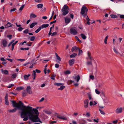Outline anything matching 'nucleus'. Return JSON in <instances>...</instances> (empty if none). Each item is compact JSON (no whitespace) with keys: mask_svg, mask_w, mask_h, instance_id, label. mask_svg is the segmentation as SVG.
I'll return each mask as SVG.
<instances>
[{"mask_svg":"<svg viewBox=\"0 0 124 124\" xmlns=\"http://www.w3.org/2000/svg\"><path fill=\"white\" fill-rule=\"evenodd\" d=\"M13 106L17 108L18 109L21 110L20 115L22 118L28 116L29 119L32 122H39L42 123L38 117L39 112L37 110L39 107H37L36 108H33L32 107L28 106H26L21 101L19 103H16L14 101H11Z\"/></svg>","mask_w":124,"mask_h":124,"instance_id":"f257e3e1","label":"nucleus"},{"mask_svg":"<svg viewBox=\"0 0 124 124\" xmlns=\"http://www.w3.org/2000/svg\"><path fill=\"white\" fill-rule=\"evenodd\" d=\"M88 11V9L87 7L83 5L81 8L80 13L84 17H85Z\"/></svg>","mask_w":124,"mask_h":124,"instance_id":"f03ea898","label":"nucleus"},{"mask_svg":"<svg viewBox=\"0 0 124 124\" xmlns=\"http://www.w3.org/2000/svg\"><path fill=\"white\" fill-rule=\"evenodd\" d=\"M70 32L71 34L74 35H76L78 33L77 31L74 28H71L70 30Z\"/></svg>","mask_w":124,"mask_h":124,"instance_id":"7ed1b4c3","label":"nucleus"},{"mask_svg":"<svg viewBox=\"0 0 124 124\" xmlns=\"http://www.w3.org/2000/svg\"><path fill=\"white\" fill-rule=\"evenodd\" d=\"M1 43L4 47H6L8 44L7 40L5 39H3L1 40Z\"/></svg>","mask_w":124,"mask_h":124,"instance_id":"20e7f679","label":"nucleus"},{"mask_svg":"<svg viewBox=\"0 0 124 124\" xmlns=\"http://www.w3.org/2000/svg\"><path fill=\"white\" fill-rule=\"evenodd\" d=\"M89 101L88 99L85 100L84 101V107L85 108H87L88 106Z\"/></svg>","mask_w":124,"mask_h":124,"instance_id":"39448f33","label":"nucleus"},{"mask_svg":"<svg viewBox=\"0 0 124 124\" xmlns=\"http://www.w3.org/2000/svg\"><path fill=\"white\" fill-rule=\"evenodd\" d=\"M105 107V106H102L101 105H99V110L101 113L102 115H105V113L101 109Z\"/></svg>","mask_w":124,"mask_h":124,"instance_id":"423d86ee","label":"nucleus"},{"mask_svg":"<svg viewBox=\"0 0 124 124\" xmlns=\"http://www.w3.org/2000/svg\"><path fill=\"white\" fill-rule=\"evenodd\" d=\"M73 78L77 82H79L80 79V76L79 75H78L77 76H73Z\"/></svg>","mask_w":124,"mask_h":124,"instance_id":"0eeeda50","label":"nucleus"},{"mask_svg":"<svg viewBox=\"0 0 124 124\" xmlns=\"http://www.w3.org/2000/svg\"><path fill=\"white\" fill-rule=\"evenodd\" d=\"M26 91L27 92L30 94H31L32 93V91L30 86H29L27 87L26 88Z\"/></svg>","mask_w":124,"mask_h":124,"instance_id":"6e6552de","label":"nucleus"},{"mask_svg":"<svg viewBox=\"0 0 124 124\" xmlns=\"http://www.w3.org/2000/svg\"><path fill=\"white\" fill-rule=\"evenodd\" d=\"M79 123L80 124H85L86 121L83 119H81L79 120Z\"/></svg>","mask_w":124,"mask_h":124,"instance_id":"1a4fd4ad","label":"nucleus"},{"mask_svg":"<svg viewBox=\"0 0 124 124\" xmlns=\"http://www.w3.org/2000/svg\"><path fill=\"white\" fill-rule=\"evenodd\" d=\"M69 9L68 7L66 5H65L62 9V11H64L67 10H69Z\"/></svg>","mask_w":124,"mask_h":124,"instance_id":"9d476101","label":"nucleus"},{"mask_svg":"<svg viewBox=\"0 0 124 124\" xmlns=\"http://www.w3.org/2000/svg\"><path fill=\"white\" fill-rule=\"evenodd\" d=\"M79 48L76 46L73 47L71 49V52H74L75 51H77L78 50Z\"/></svg>","mask_w":124,"mask_h":124,"instance_id":"9b49d317","label":"nucleus"},{"mask_svg":"<svg viewBox=\"0 0 124 124\" xmlns=\"http://www.w3.org/2000/svg\"><path fill=\"white\" fill-rule=\"evenodd\" d=\"M5 104L7 105H8L9 104L8 101V94H7L5 98Z\"/></svg>","mask_w":124,"mask_h":124,"instance_id":"f8f14e48","label":"nucleus"},{"mask_svg":"<svg viewBox=\"0 0 124 124\" xmlns=\"http://www.w3.org/2000/svg\"><path fill=\"white\" fill-rule=\"evenodd\" d=\"M65 21V23L67 24L69 23L70 21V19L67 17H66L64 18Z\"/></svg>","mask_w":124,"mask_h":124,"instance_id":"ddd939ff","label":"nucleus"},{"mask_svg":"<svg viewBox=\"0 0 124 124\" xmlns=\"http://www.w3.org/2000/svg\"><path fill=\"white\" fill-rule=\"evenodd\" d=\"M75 60L74 59H72L69 60V64L71 66L73 65L74 63Z\"/></svg>","mask_w":124,"mask_h":124,"instance_id":"4468645a","label":"nucleus"},{"mask_svg":"<svg viewBox=\"0 0 124 124\" xmlns=\"http://www.w3.org/2000/svg\"><path fill=\"white\" fill-rule=\"evenodd\" d=\"M57 117L63 120H66L67 119L66 117L61 115H57Z\"/></svg>","mask_w":124,"mask_h":124,"instance_id":"2eb2a0df","label":"nucleus"},{"mask_svg":"<svg viewBox=\"0 0 124 124\" xmlns=\"http://www.w3.org/2000/svg\"><path fill=\"white\" fill-rule=\"evenodd\" d=\"M0 60L2 61H3L2 62V64L3 65L6 64L7 63V62H6V60L3 57L1 58L0 59Z\"/></svg>","mask_w":124,"mask_h":124,"instance_id":"dca6fc26","label":"nucleus"},{"mask_svg":"<svg viewBox=\"0 0 124 124\" xmlns=\"http://www.w3.org/2000/svg\"><path fill=\"white\" fill-rule=\"evenodd\" d=\"M122 111V108L121 107L118 108H117V113H121Z\"/></svg>","mask_w":124,"mask_h":124,"instance_id":"f3484780","label":"nucleus"},{"mask_svg":"<svg viewBox=\"0 0 124 124\" xmlns=\"http://www.w3.org/2000/svg\"><path fill=\"white\" fill-rule=\"evenodd\" d=\"M30 76V74H28L27 75H24V80H28L29 78V77Z\"/></svg>","mask_w":124,"mask_h":124,"instance_id":"a211bd4d","label":"nucleus"},{"mask_svg":"<svg viewBox=\"0 0 124 124\" xmlns=\"http://www.w3.org/2000/svg\"><path fill=\"white\" fill-rule=\"evenodd\" d=\"M122 39L120 37L117 39V45H119L120 44L122 40Z\"/></svg>","mask_w":124,"mask_h":124,"instance_id":"6ab92c4d","label":"nucleus"},{"mask_svg":"<svg viewBox=\"0 0 124 124\" xmlns=\"http://www.w3.org/2000/svg\"><path fill=\"white\" fill-rule=\"evenodd\" d=\"M49 26V24H43L41 26H40L42 29H43L44 28H46L48 27Z\"/></svg>","mask_w":124,"mask_h":124,"instance_id":"aec40b11","label":"nucleus"},{"mask_svg":"<svg viewBox=\"0 0 124 124\" xmlns=\"http://www.w3.org/2000/svg\"><path fill=\"white\" fill-rule=\"evenodd\" d=\"M32 76L33 79L34 80L35 78V77L36 75V72L35 70H34L33 71V72L32 74Z\"/></svg>","mask_w":124,"mask_h":124,"instance_id":"412c9836","label":"nucleus"},{"mask_svg":"<svg viewBox=\"0 0 124 124\" xmlns=\"http://www.w3.org/2000/svg\"><path fill=\"white\" fill-rule=\"evenodd\" d=\"M16 110V108H14L12 109L8 110V111L9 112L13 113L15 112Z\"/></svg>","mask_w":124,"mask_h":124,"instance_id":"4be33fe9","label":"nucleus"},{"mask_svg":"<svg viewBox=\"0 0 124 124\" xmlns=\"http://www.w3.org/2000/svg\"><path fill=\"white\" fill-rule=\"evenodd\" d=\"M13 25H12L9 22H8L6 25L5 26L6 28H8L12 26Z\"/></svg>","mask_w":124,"mask_h":124,"instance_id":"5701e85b","label":"nucleus"},{"mask_svg":"<svg viewBox=\"0 0 124 124\" xmlns=\"http://www.w3.org/2000/svg\"><path fill=\"white\" fill-rule=\"evenodd\" d=\"M37 24V22H35L32 23L30 26V27L32 28H33Z\"/></svg>","mask_w":124,"mask_h":124,"instance_id":"b1692460","label":"nucleus"},{"mask_svg":"<svg viewBox=\"0 0 124 124\" xmlns=\"http://www.w3.org/2000/svg\"><path fill=\"white\" fill-rule=\"evenodd\" d=\"M1 71L2 73H4L6 75L8 73V71L6 70H3L2 69Z\"/></svg>","mask_w":124,"mask_h":124,"instance_id":"393cba45","label":"nucleus"},{"mask_svg":"<svg viewBox=\"0 0 124 124\" xmlns=\"http://www.w3.org/2000/svg\"><path fill=\"white\" fill-rule=\"evenodd\" d=\"M80 36L83 39H86V37L84 34H81Z\"/></svg>","mask_w":124,"mask_h":124,"instance_id":"a878e982","label":"nucleus"},{"mask_svg":"<svg viewBox=\"0 0 124 124\" xmlns=\"http://www.w3.org/2000/svg\"><path fill=\"white\" fill-rule=\"evenodd\" d=\"M91 53L89 52V51H88L87 52V55L88 57L90 59V60H92L93 59L92 58L91 56Z\"/></svg>","mask_w":124,"mask_h":124,"instance_id":"bb28decb","label":"nucleus"},{"mask_svg":"<svg viewBox=\"0 0 124 124\" xmlns=\"http://www.w3.org/2000/svg\"><path fill=\"white\" fill-rule=\"evenodd\" d=\"M62 12H63L62 14L63 16H65L66 14H68V13H69V11L68 10H67V11H62Z\"/></svg>","mask_w":124,"mask_h":124,"instance_id":"cd10ccee","label":"nucleus"},{"mask_svg":"<svg viewBox=\"0 0 124 124\" xmlns=\"http://www.w3.org/2000/svg\"><path fill=\"white\" fill-rule=\"evenodd\" d=\"M43 6V5L41 4H38L37 5V7L38 8H41Z\"/></svg>","mask_w":124,"mask_h":124,"instance_id":"c85d7f7f","label":"nucleus"},{"mask_svg":"<svg viewBox=\"0 0 124 124\" xmlns=\"http://www.w3.org/2000/svg\"><path fill=\"white\" fill-rule=\"evenodd\" d=\"M37 16L34 14H31L30 16L31 18H34L36 17Z\"/></svg>","mask_w":124,"mask_h":124,"instance_id":"c756f323","label":"nucleus"},{"mask_svg":"<svg viewBox=\"0 0 124 124\" xmlns=\"http://www.w3.org/2000/svg\"><path fill=\"white\" fill-rule=\"evenodd\" d=\"M77 55V54L76 53H74L70 55V58H74Z\"/></svg>","mask_w":124,"mask_h":124,"instance_id":"7c9ffc66","label":"nucleus"},{"mask_svg":"<svg viewBox=\"0 0 124 124\" xmlns=\"http://www.w3.org/2000/svg\"><path fill=\"white\" fill-rule=\"evenodd\" d=\"M65 86L64 85H62L61 86L60 88L58 89V90H62L64 88Z\"/></svg>","mask_w":124,"mask_h":124,"instance_id":"2f4dec72","label":"nucleus"},{"mask_svg":"<svg viewBox=\"0 0 124 124\" xmlns=\"http://www.w3.org/2000/svg\"><path fill=\"white\" fill-rule=\"evenodd\" d=\"M24 89V88L22 86H20L17 87L16 89L18 91H19L21 90H23Z\"/></svg>","mask_w":124,"mask_h":124,"instance_id":"473e14b6","label":"nucleus"},{"mask_svg":"<svg viewBox=\"0 0 124 124\" xmlns=\"http://www.w3.org/2000/svg\"><path fill=\"white\" fill-rule=\"evenodd\" d=\"M54 85L57 86H60L62 85H63V84L61 83H55L54 84Z\"/></svg>","mask_w":124,"mask_h":124,"instance_id":"72a5a7b5","label":"nucleus"},{"mask_svg":"<svg viewBox=\"0 0 124 124\" xmlns=\"http://www.w3.org/2000/svg\"><path fill=\"white\" fill-rule=\"evenodd\" d=\"M44 111L46 114L48 115H50L51 114V112L50 111H48L46 110H44Z\"/></svg>","mask_w":124,"mask_h":124,"instance_id":"f704fd0d","label":"nucleus"},{"mask_svg":"<svg viewBox=\"0 0 124 124\" xmlns=\"http://www.w3.org/2000/svg\"><path fill=\"white\" fill-rule=\"evenodd\" d=\"M88 97L89 98V100H91L92 99V98L91 97V95L90 93H89L87 94Z\"/></svg>","mask_w":124,"mask_h":124,"instance_id":"c9c22d12","label":"nucleus"},{"mask_svg":"<svg viewBox=\"0 0 124 124\" xmlns=\"http://www.w3.org/2000/svg\"><path fill=\"white\" fill-rule=\"evenodd\" d=\"M103 100L104 101V106H105V105L108 103V101L107 99H103Z\"/></svg>","mask_w":124,"mask_h":124,"instance_id":"e433bc0d","label":"nucleus"},{"mask_svg":"<svg viewBox=\"0 0 124 124\" xmlns=\"http://www.w3.org/2000/svg\"><path fill=\"white\" fill-rule=\"evenodd\" d=\"M41 29H42L40 26L39 27L38 29H37L35 31V32L36 33H38L41 30Z\"/></svg>","mask_w":124,"mask_h":124,"instance_id":"4c0bfd02","label":"nucleus"},{"mask_svg":"<svg viewBox=\"0 0 124 124\" xmlns=\"http://www.w3.org/2000/svg\"><path fill=\"white\" fill-rule=\"evenodd\" d=\"M78 50L79 51L78 55H81L83 53V51L82 50L80 49L79 48Z\"/></svg>","mask_w":124,"mask_h":124,"instance_id":"58836bf2","label":"nucleus"},{"mask_svg":"<svg viewBox=\"0 0 124 124\" xmlns=\"http://www.w3.org/2000/svg\"><path fill=\"white\" fill-rule=\"evenodd\" d=\"M108 36H106V37L105 38V39L104 40V43L105 44H106L107 43V41L108 39Z\"/></svg>","mask_w":124,"mask_h":124,"instance_id":"ea45409f","label":"nucleus"},{"mask_svg":"<svg viewBox=\"0 0 124 124\" xmlns=\"http://www.w3.org/2000/svg\"><path fill=\"white\" fill-rule=\"evenodd\" d=\"M56 75L55 74H53L52 75V76L51 77V79L54 80H55V78Z\"/></svg>","mask_w":124,"mask_h":124,"instance_id":"a19ab883","label":"nucleus"},{"mask_svg":"<svg viewBox=\"0 0 124 124\" xmlns=\"http://www.w3.org/2000/svg\"><path fill=\"white\" fill-rule=\"evenodd\" d=\"M35 36H33L31 37L30 39V40L31 41H33L35 39Z\"/></svg>","mask_w":124,"mask_h":124,"instance_id":"79ce46f5","label":"nucleus"},{"mask_svg":"<svg viewBox=\"0 0 124 124\" xmlns=\"http://www.w3.org/2000/svg\"><path fill=\"white\" fill-rule=\"evenodd\" d=\"M14 86V85L13 84H11L9 85L8 86H7V87L8 88H11L12 87Z\"/></svg>","mask_w":124,"mask_h":124,"instance_id":"37998d69","label":"nucleus"},{"mask_svg":"<svg viewBox=\"0 0 124 124\" xmlns=\"http://www.w3.org/2000/svg\"><path fill=\"white\" fill-rule=\"evenodd\" d=\"M20 49L22 50H28L29 49V48H20Z\"/></svg>","mask_w":124,"mask_h":124,"instance_id":"c03bdc74","label":"nucleus"},{"mask_svg":"<svg viewBox=\"0 0 124 124\" xmlns=\"http://www.w3.org/2000/svg\"><path fill=\"white\" fill-rule=\"evenodd\" d=\"M16 77V73H15L12 74V78H15Z\"/></svg>","mask_w":124,"mask_h":124,"instance_id":"a18cd8bd","label":"nucleus"},{"mask_svg":"<svg viewBox=\"0 0 124 124\" xmlns=\"http://www.w3.org/2000/svg\"><path fill=\"white\" fill-rule=\"evenodd\" d=\"M95 91L96 93L97 94H99L100 93V91L97 89H95Z\"/></svg>","mask_w":124,"mask_h":124,"instance_id":"49530a36","label":"nucleus"},{"mask_svg":"<svg viewBox=\"0 0 124 124\" xmlns=\"http://www.w3.org/2000/svg\"><path fill=\"white\" fill-rule=\"evenodd\" d=\"M24 6H25L24 5H22L21 6V7L20 8L19 10H20L21 11H22L23 10V8H24Z\"/></svg>","mask_w":124,"mask_h":124,"instance_id":"de8ad7c7","label":"nucleus"},{"mask_svg":"<svg viewBox=\"0 0 124 124\" xmlns=\"http://www.w3.org/2000/svg\"><path fill=\"white\" fill-rule=\"evenodd\" d=\"M87 65H92V62L91 61L88 62H87Z\"/></svg>","mask_w":124,"mask_h":124,"instance_id":"09e8293b","label":"nucleus"},{"mask_svg":"<svg viewBox=\"0 0 124 124\" xmlns=\"http://www.w3.org/2000/svg\"><path fill=\"white\" fill-rule=\"evenodd\" d=\"M25 91H24L22 93V95L23 96H25L26 95L27 93L26 92H25Z\"/></svg>","mask_w":124,"mask_h":124,"instance_id":"8fccbe9b","label":"nucleus"},{"mask_svg":"<svg viewBox=\"0 0 124 124\" xmlns=\"http://www.w3.org/2000/svg\"><path fill=\"white\" fill-rule=\"evenodd\" d=\"M28 31L29 30L28 29H26L24 31H23V33H28Z\"/></svg>","mask_w":124,"mask_h":124,"instance_id":"3c124183","label":"nucleus"},{"mask_svg":"<svg viewBox=\"0 0 124 124\" xmlns=\"http://www.w3.org/2000/svg\"><path fill=\"white\" fill-rule=\"evenodd\" d=\"M113 49L114 50V51L115 53H116V46H115V45H113Z\"/></svg>","mask_w":124,"mask_h":124,"instance_id":"603ef678","label":"nucleus"},{"mask_svg":"<svg viewBox=\"0 0 124 124\" xmlns=\"http://www.w3.org/2000/svg\"><path fill=\"white\" fill-rule=\"evenodd\" d=\"M23 28L22 27H19L18 29V30L19 31H21L23 29Z\"/></svg>","mask_w":124,"mask_h":124,"instance_id":"864d4df0","label":"nucleus"},{"mask_svg":"<svg viewBox=\"0 0 124 124\" xmlns=\"http://www.w3.org/2000/svg\"><path fill=\"white\" fill-rule=\"evenodd\" d=\"M70 72L69 70H67L65 73V74H70Z\"/></svg>","mask_w":124,"mask_h":124,"instance_id":"5fc2aeb1","label":"nucleus"},{"mask_svg":"<svg viewBox=\"0 0 124 124\" xmlns=\"http://www.w3.org/2000/svg\"><path fill=\"white\" fill-rule=\"evenodd\" d=\"M110 16L112 18H115L116 17V16L114 15H111Z\"/></svg>","mask_w":124,"mask_h":124,"instance_id":"6e6d98bb","label":"nucleus"},{"mask_svg":"<svg viewBox=\"0 0 124 124\" xmlns=\"http://www.w3.org/2000/svg\"><path fill=\"white\" fill-rule=\"evenodd\" d=\"M15 45L14 44H12V47H11V50L12 51H13L14 48V46Z\"/></svg>","mask_w":124,"mask_h":124,"instance_id":"4d7b16f0","label":"nucleus"},{"mask_svg":"<svg viewBox=\"0 0 124 124\" xmlns=\"http://www.w3.org/2000/svg\"><path fill=\"white\" fill-rule=\"evenodd\" d=\"M35 72H36L37 73H39L41 71L40 70H39L36 69L35 70Z\"/></svg>","mask_w":124,"mask_h":124,"instance_id":"13d9d810","label":"nucleus"},{"mask_svg":"<svg viewBox=\"0 0 124 124\" xmlns=\"http://www.w3.org/2000/svg\"><path fill=\"white\" fill-rule=\"evenodd\" d=\"M90 78L92 79L93 80L94 79V76H93L91 75L90 76Z\"/></svg>","mask_w":124,"mask_h":124,"instance_id":"bf43d9fd","label":"nucleus"},{"mask_svg":"<svg viewBox=\"0 0 124 124\" xmlns=\"http://www.w3.org/2000/svg\"><path fill=\"white\" fill-rule=\"evenodd\" d=\"M45 99L44 97L42 98L39 101V102H41L43 101Z\"/></svg>","mask_w":124,"mask_h":124,"instance_id":"052dcab7","label":"nucleus"},{"mask_svg":"<svg viewBox=\"0 0 124 124\" xmlns=\"http://www.w3.org/2000/svg\"><path fill=\"white\" fill-rule=\"evenodd\" d=\"M57 34V32H54L51 35L52 36H53L54 35H55Z\"/></svg>","mask_w":124,"mask_h":124,"instance_id":"680f3d73","label":"nucleus"},{"mask_svg":"<svg viewBox=\"0 0 124 124\" xmlns=\"http://www.w3.org/2000/svg\"><path fill=\"white\" fill-rule=\"evenodd\" d=\"M12 35H10L7 36V37L9 39H10L12 38Z\"/></svg>","mask_w":124,"mask_h":124,"instance_id":"e2e57ef3","label":"nucleus"},{"mask_svg":"<svg viewBox=\"0 0 124 124\" xmlns=\"http://www.w3.org/2000/svg\"><path fill=\"white\" fill-rule=\"evenodd\" d=\"M70 17L72 19H73L74 17V15L73 14H70Z\"/></svg>","mask_w":124,"mask_h":124,"instance_id":"0e129e2a","label":"nucleus"},{"mask_svg":"<svg viewBox=\"0 0 124 124\" xmlns=\"http://www.w3.org/2000/svg\"><path fill=\"white\" fill-rule=\"evenodd\" d=\"M89 104L90 106H91L93 105V101H91L90 102Z\"/></svg>","mask_w":124,"mask_h":124,"instance_id":"69168bd1","label":"nucleus"},{"mask_svg":"<svg viewBox=\"0 0 124 124\" xmlns=\"http://www.w3.org/2000/svg\"><path fill=\"white\" fill-rule=\"evenodd\" d=\"M68 82L70 84H71L72 83L74 82V81H72L71 80H70L68 81Z\"/></svg>","mask_w":124,"mask_h":124,"instance_id":"338daca9","label":"nucleus"},{"mask_svg":"<svg viewBox=\"0 0 124 124\" xmlns=\"http://www.w3.org/2000/svg\"><path fill=\"white\" fill-rule=\"evenodd\" d=\"M16 8H14L12 9H11L10 10V11L11 12L14 11L16 10Z\"/></svg>","mask_w":124,"mask_h":124,"instance_id":"774afa93","label":"nucleus"}]
</instances>
